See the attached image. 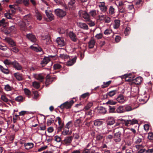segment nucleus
<instances>
[{
    "label": "nucleus",
    "mask_w": 153,
    "mask_h": 153,
    "mask_svg": "<svg viewBox=\"0 0 153 153\" xmlns=\"http://www.w3.org/2000/svg\"><path fill=\"white\" fill-rule=\"evenodd\" d=\"M5 16L7 19H11L12 18V14H11V13H5Z\"/></svg>",
    "instance_id": "obj_58"
},
{
    "label": "nucleus",
    "mask_w": 153,
    "mask_h": 153,
    "mask_svg": "<svg viewBox=\"0 0 153 153\" xmlns=\"http://www.w3.org/2000/svg\"><path fill=\"white\" fill-rule=\"evenodd\" d=\"M130 74H126L124 75V76H125V80L126 81H132L137 85L140 84L142 82L143 79L141 77L139 76L134 79V77H130Z\"/></svg>",
    "instance_id": "obj_1"
},
{
    "label": "nucleus",
    "mask_w": 153,
    "mask_h": 153,
    "mask_svg": "<svg viewBox=\"0 0 153 153\" xmlns=\"http://www.w3.org/2000/svg\"><path fill=\"white\" fill-rule=\"evenodd\" d=\"M24 90L25 93L26 95L28 96H30L31 95V92L28 89L25 88L24 89Z\"/></svg>",
    "instance_id": "obj_51"
},
{
    "label": "nucleus",
    "mask_w": 153,
    "mask_h": 153,
    "mask_svg": "<svg viewBox=\"0 0 153 153\" xmlns=\"http://www.w3.org/2000/svg\"><path fill=\"white\" fill-rule=\"evenodd\" d=\"M92 105L93 103L92 102H89L85 107L84 109L86 110H88L90 108Z\"/></svg>",
    "instance_id": "obj_43"
},
{
    "label": "nucleus",
    "mask_w": 153,
    "mask_h": 153,
    "mask_svg": "<svg viewBox=\"0 0 153 153\" xmlns=\"http://www.w3.org/2000/svg\"><path fill=\"white\" fill-rule=\"evenodd\" d=\"M4 89L7 91H10L12 90V88L8 84H7L4 86Z\"/></svg>",
    "instance_id": "obj_47"
},
{
    "label": "nucleus",
    "mask_w": 153,
    "mask_h": 153,
    "mask_svg": "<svg viewBox=\"0 0 153 153\" xmlns=\"http://www.w3.org/2000/svg\"><path fill=\"white\" fill-rule=\"evenodd\" d=\"M14 76L16 79L19 81L22 80L23 79L22 75L19 73H16L14 74Z\"/></svg>",
    "instance_id": "obj_25"
},
{
    "label": "nucleus",
    "mask_w": 153,
    "mask_h": 153,
    "mask_svg": "<svg viewBox=\"0 0 153 153\" xmlns=\"http://www.w3.org/2000/svg\"><path fill=\"white\" fill-rule=\"evenodd\" d=\"M97 13L95 10H92L90 12L89 14L91 16L94 17L97 15Z\"/></svg>",
    "instance_id": "obj_48"
},
{
    "label": "nucleus",
    "mask_w": 153,
    "mask_h": 153,
    "mask_svg": "<svg viewBox=\"0 0 153 153\" xmlns=\"http://www.w3.org/2000/svg\"><path fill=\"white\" fill-rule=\"evenodd\" d=\"M76 57H75L71 59H70L66 62V65L68 66H71L73 65L76 62Z\"/></svg>",
    "instance_id": "obj_19"
},
{
    "label": "nucleus",
    "mask_w": 153,
    "mask_h": 153,
    "mask_svg": "<svg viewBox=\"0 0 153 153\" xmlns=\"http://www.w3.org/2000/svg\"><path fill=\"white\" fill-rule=\"evenodd\" d=\"M45 13L48 18L50 21H52L54 19V16L52 14V13L51 11H47V10H45Z\"/></svg>",
    "instance_id": "obj_17"
},
{
    "label": "nucleus",
    "mask_w": 153,
    "mask_h": 153,
    "mask_svg": "<svg viewBox=\"0 0 153 153\" xmlns=\"http://www.w3.org/2000/svg\"><path fill=\"white\" fill-rule=\"evenodd\" d=\"M124 109L126 111H129L133 109L131 106L129 105L124 106Z\"/></svg>",
    "instance_id": "obj_38"
},
{
    "label": "nucleus",
    "mask_w": 153,
    "mask_h": 153,
    "mask_svg": "<svg viewBox=\"0 0 153 153\" xmlns=\"http://www.w3.org/2000/svg\"><path fill=\"white\" fill-rule=\"evenodd\" d=\"M15 100L19 102H22L23 101V97L22 96H19L15 98Z\"/></svg>",
    "instance_id": "obj_37"
},
{
    "label": "nucleus",
    "mask_w": 153,
    "mask_h": 153,
    "mask_svg": "<svg viewBox=\"0 0 153 153\" xmlns=\"http://www.w3.org/2000/svg\"><path fill=\"white\" fill-rule=\"evenodd\" d=\"M56 42L58 45L61 47L65 45V42L63 39H56Z\"/></svg>",
    "instance_id": "obj_21"
},
{
    "label": "nucleus",
    "mask_w": 153,
    "mask_h": 153,
    "mask_svg": "<svg viewBox=\"0 0 153 153\" xmlns=\"http://www.w3.org/2000/svg\"><path fill=\"white\" fill-rule=\"evenodd\" d=\"M74 103L73 100H71L70 101H67L62 104L59 107L61 109L65 108L66 109L70 108Z\"/></svg>",
    "instance_id": "obj_3"
},
{
    "label": "nucleus",
    "mask_w": 153,
    "mask_h": 153,
    "mask_svg": "<svg viewBox=\"0 0 153 153\" xmlns=\"http://www.w3.org/2000/svg\"><path fill=\"white\" fill-rule=\"evenodd\" d=\"M7 42L12 47H13L16 45L15 42L12 39H5Z\"/></svg>",
    "instance_id": "obj_26"
},
{
    "label": "nucleus",
    "mask_w": 153,
    "mask_h": 153,
    "mask_svg": "<svg viewBox=\"0 0 153 153\" xmlns=\"http://www.w3.org/2000/svg\"><path fill=\"white\" fill-rule=\"evenodd\" d=\"M86 22H87V23L91 27L95 25V22L91 20L90 19V20Z\"/></svg>",
    "instance_id": "obj_50"
},
{
    "label": "nucleus",
    "mask_w": 153,
    "mask_h": 153,
    "mask_svg": "<svg viewBox=\"0 0 153 153\" xmlns=\"http://www.w3.org/2000/svg\"><path fill=\"white\" fill-rule=\"evenodd\" d=\"M133 14L131 12L128 13L126 15V19L130 20L133 18Z\"/></svg>",
    "instance_id": "obj_32"
},
{
    "label": "nucleus",
    "mask_w": 153,
    "mask_h": 153,
    "mask_svg": "<svg viewBox=\"0 0 153 153\" xmlns=\"http://www.w3.org/2000/svg\"><path fill=\"white\" fill-rule=\"evenodd\" d=\"M89 94L88 93H84L81 96L80 98L83 99L89 96Z\"/></svg>",
    "instance_id": "obj_62"
},
{
    "label": "nucleus",
    "mask_w": 153,
    "mask_h": 153,
    "mask_svg": "<svg viewBox=\"0 0 153 153\" xmlns=\"http://www.w3.org/2000/svg\"><path fill=\"white\" fill-rule=\"evenodd\" d=\"M30 48L32 50L36 52H41L42 51V49L36 44H34L30 47Z\"/></svg>",
    "instance_id": "obj_11"
},
{
    "label": "nucleus",
    "mask_w": 153,
    "mask_h": 153,
    "mask_svg": "<svg viewBox=\"0 0 153 153\" xmlns=\"http://www.w3.org/2000/svg\"><path fill=\"white\" fill-rule=\"evenodd\" d=\"M131 28L129 27H127L125 29L124 33L126 36L128 35L130 33Z\"/></svg>",
    "instance_id": "obj_35"
},
{
    "label": "nucleus",
    "mask_w": 153,
    "mask_h": 153,
    "mask_svg": "<svg viewBox=\"0 0 153 153\" xmlns=\"http://www.w3.org/2000/svg\"><path fill=\"white\" fill-rule=\"evenodd\" d=\"M22 1L24 5L26 6H28L29 4V0H22Z\"/></svg>",
    "instance_id": "obj_55"
},
{
    "label": "nucleus",
    "mask_w": 153,
    "mask_h": 153,
    "mask_svg": "<svg viewBox=\"0 0 153 153\" xmlns=\"http://www.w3.org/2000/svg\"><path fill=\"white\" fill-rule=\"evenodd\" d=\"M7 22L4 19H2L0 21V27L2 26L5 27L7 26Z\"/></svg>",
    "instance_id": "obj_30"
},
{
    "label": "nucleus",
    "mask_w": 153,
    "mask_h": 153,
    "mask_svg": "<svg viewBox=\"0 0 153 153\" xmlns=\"http://www.w3.org/2000/svg\"><path fill=\"white\" fill-rule=\"evenodd\" d=\"M81 120L80 119H77L75 120L74 123V124L75 126L80 127L81 126Z\"/></svg>",
    "instance_id": "obj_27"
},
{
    "label": "nucleus",
    "mask_w": 153,
    "mask_h": 153,
    "mask_svg": "<svg viewBox=\"0 0 153 153\" xmlns=\"http://www.w3.org/2000/svg\"><path fill=\"white\" fill-rule=\"evenodd\" d=\"M98 17L100 21H104L105 23H108L111 22V18L106 15H99Z\"/></svg>",
    "instance_id": "obj_5"
},
{
    "label": "nucleus",
    "mask_w": 153,
    "mask_h": 153,
    "mask_svg": "<svg viewBox=\"0 0 153 153\" xmlns=\"http://www.w3.org/2000/svg\"><path fill=\"white\" fill-rule=\"evenodd\" d=\"M32 85L34 88H38L40 87L39 83L36 81L33 82Z\"/></svg>",
    "instance_id": "obj_45"
},
{
    "label": "nucleus",
    "mask_w": 153,
    "mask_h": 153,
    "mask_svg": "<svg viewBox=\"0 0 153 153\" xmlns=\"http://www.w3.org/2000/svg\"><path fill=\"white\" fill-rule=\"evenodd\" d=\"M3 62L6 66L10 65H12V62H11L10 60L7 59H5L4 61Z\"/></svg>",
    "instance_id": "obj_44"
},
{
    "label": "nucleus",
    "mask_w": 153,
    "mask_h": 153,
    "mask_svg": "<svg viewBox=\"0 0 153 153\" xmlns=\"http://www.w3.org/2000/svg\"><path fill=\"white\" fill-rule=\"evenodd\" d=\"M120 21L119 19H115L113 24V27L115 29H118L120 25Z\"/></svg>",
    "instance_id": "obj_18"
},
{
    "label": "nucleus",
    "mask_w": 153,
    "mask_h": 153,
    "mask_svg": "<svg viewBox=\"0 0 153 153\" xmlns=\"http://www.w3.org/2000/svg\"><path fill=\"white\" fill-rule=\"evenodd\" d=\"M148 138L152 141H153V133L149 132L148 134Z\"/></svg>",
    "instance_id": "obj_40"
},
{
    "label": "nucleus",
    "mask_w": 153,
    "mask_h": 153,
    "mask_svg": "<svg viewBox=\"0 0 153 153\" xmlns=\"http://www.w3.org/2000/svg\"><path fill=\"white\" fill-rule=\"evenodd\" d=\"M121 132L119 131L115 133L114 136V140L116 142H120L121 140Z\"/></svg>",
    "instance_id": "obj_10"
},
{
    "label": "nucleus",
    "mask_w": 153,
    "mask_h": 153,
    "mask_svg": "<svg viewBox=\"0 0 153 153\" xmlns=\"http://www.w3.org/2000/svg\"><path fill=\"white\" fill-rule=\"evenodd\" d=\"M95 42L94 39H91L89 42V48H93L95 44Z\"/></svg>",
    "instance_id": "obj_33"
},
{
    "label": "nucleus",
    "mask_w": 153,
    "mask_h": 153,
    "mask_svg": "<svg viewBox=\"0 0 153 153\" xmlns=\"http://www.w3.org/2000/svg\"><path fill=\"white\" fill-rule=\"evenodd\" d=\"M33 77L36 79L42 82L44 79V76L42 74H34L33 75Z\"/></svg>",
    "instance_id": "obj_12"
},
{
    "label": "nucleus",
    "mask_w": 153,
    "mask_h": 153,
    "mask_svg": "<svg viewBox=\"0 0 153 153\" xmlns=\"http://www.w3.org/2000/svg\"><path fill=\"white\" fill-rule=\"evenodd\" d=\"M116 92V90H112L108 92V95L110 97H111L115 95Z\"/></svg>",
    "instance_id": "obj_41"
},
{
    "label": "nucleus",
    "mask_w": 153,
    "mask_h": 153,
    "mask_svg": "<svg viewBox=\"0 0 153 153\" xmlns=\"http://www.w3.org/2000/svg\"><path fill=\"white\" fill-rule=\"evenodd\" d=\"M138 123V121L137 120L135 119H132L131 120L130 124L133 125L135 124H137Z\"/></svg>",
    "instance_id": "obj_63"
},
{
    "label": "nucleus",
    "mask_w": 153,
    "mask_h": 153,
    "mask_svg": "<svg viewBox=\"0 0 153 153\" xmlns=\"http://www.w3.org/2000/svg\"><path fill=\"white\" fill-rule=\"evenodd\" d=\"M103 138V136L101 134H98L96 136V139L97 140H100Z\"/></svg>",
    "instance_id": "obj_60"
},
{
    "label": "nucleus",
    "mask_w": 153,
    "mask_h": 153,
    "mask_svg": "<svg viewBox=\"0 0 153 153\" xmlns=\"http://www.w3.org/2000/svg\"><path fill=\"white\" fill-rule=\"evenodd\" d=\"M12 65L13 68L18 71H22V65L17 61L15 60L12 62Z\"/></svg>",
    "instance_id": "obj_7"
},
{
    "label": "nucleus",
    "mask_w": 153,
    "mask_h": 153,
    "mask_svg": "<svg viewBox=\"0 0 153 153\" xmlns=\"http://www.w3.org/2000/svg\"><path fill=\"white\" fill-rule=\"evenodd\" d=\"M54 122V119L52 118H50L47 120V124L48 126H50Z\"/></svg>",
    "instance_id": "obj_36"
},
{
    "label": "nucleus",
    "mask_w": 153,
    "mask_h": 153,
    "mask_svg": "<svg viewBox=\"0 0 153 153\" xmlns=\"http://www.w3.org/2000/svg\"><path fill=\"white\" fill-rule=\"evenodd\" d=\"M109 112L110 113H113L115 112V108L114 106L111 107L110 106H109Z\"/></svg>",
    "instance_id": "obj_52"
},
{
    "label": "nucleus",
    "mask_w": 153,
    "mask_h": 153,
    "mask_svg": "<svg viewBox=\"0 0 153 153\" xmlns=\"http://www.w3.org/2000/svg\"><path fill=\"white\" fill-rule=\"evenodd\" d=\"M116 100L118 102L121 104L125 102V100L124 97L122 95L119 96L116 98Z\"/></svg>",
    "instance_id": "obj_24"
},
{
    "label": "nucleus",
    "mask_w": 153,
    "mask_h": 153,
    "mask_svg": "<svg viewBox=\"0 0 153 153\" xmlns=\"http://www.w3.org/2000/svg\"><path fill=\"white\" fill-rule=\"evenodd\" d=\"M98 111L99 113L103 114H105L106 112V108L102 106L98 108Z\"/></svg>",
    "instance_id": "obj_28"
},
{
    "label": "nucleus",
    "mask_w": 153,
    "mask_h": 153,
    "mask_svg": "<svg viewBox=\"0 0 153 153\" xmlns=\"http://www.w3.org/2000/svg\"><path fill=\"white\" fill-rule=\"evenodd\" d=\"M142 139L141 138L137 137L136 140L135 142V143L137 144H139L142 142Z\"/></svg>",
    "instance_id": "obj_64"
},
{
    "label": "nucleus",
    "mask_w": 153,
    "mask_h": 153,
    "mask_svg": "<svg viewBox=\"0 0 153 153\" xmlns=\"http://www.w3.org/2000/svg\"><path fill=\"white\" fill-rule=\"evenodd\" d=\"M54 79H56L55 77H50L48 75L46 76L45 82V84L46 86H48L49 84H51Z\"/></svg>",
    "instance_id": "obj_14"
},
{
    "label": "nucleus",
    "mask_w": 153,
    "mask_h": 153,
    "mask_svg": "<svg viewBox=\"0 0 153 153\" xmlns=\"http://www.w3.org/2000/svg\"><path fill=\"white\" fill-rule=\"evenodd\" d=\"M102 122L99 120H96L94 121V125L96 126H99L102 124Z\"/></svg>",
    "instance_id": "obj_29"
},
{
    "label": "nucleus",
    "mask_w": 153,
    "mask_h": 153,
    "mask_svg": "<svg viewBox=\"0 0 153 153\" xmlns=\"http://www.w3.org/2000/svg\"><path fill=\"white\" fill-rule=\"evenodd\" d=\"M33 146L32 143H27L25 144V146L26 149H29L32 148Z\"/></svg>",
    "instance_id": "obj_31"
},
{
    "label": "nucleus",
    "mask_w": 153,
    "mask_h": 153,
    "mask_svg": "<svg viewBox=\"0 0 153 153\" xmlns=\"http://www.w3.org/2000/svg\"><path fill=\"white\" fill-rule=\"evenodd\" d=\"M26 37L27 38H36L35 36L33 35L32 33L27 34L26 35Z\"/></svg>",
    "instance_id": "obj_57"
},
{
    "label": "nucleus",
    "mask_w": 153,
    "mask_h": 153,
    "mask_svg": "<svg viewBox=\"0 0 153 153\" xmlns=\"http://www.w3.org/2000/svg\"><path fill=\"white\" fill-rule=\"evenodd\" d=\"M98 6L100 10L103 13H105L107 10V7L105 4L104 1L100 2L98 3Z\"/></svg>",
    "instance_id": "obj_8"
},
{
    "label": "nucleus",
    "mask_w": 153,
    "mask_h": 153,
    "mask_svg": "<svg viewBox=\"0 0 153 153\" xmlns=\"http://www.w3.org/2000/svg\"><path fill=\"white\" fill-rule=\"evenodd\" d=\"M115 122L114 118L111 117H108L107 119L106 123L108 125H112Z\"/></svg>",
    "instance_id": "obj_16"
},
{
    "label": "nucleus",
    "mask_w": 153,
    "mask_h": 153,
    "mask_svg": "<svg viewBox=\"0 0 153 153\" xmlns=\"http://www.w3.org/2000/svg\"><path fill=\"white\" fill-rule=\"evenodd\" d=\"M116 112L118 113H122L125 112L124 106L120 105L116 109Z\"/></svg>",
    "instance_id": "obj_22"
},
{
    "label": "nucleus",
    "mask_w": 153,
    "mask_h": 153,
    "mask_svg": "<svg viewBox=\"0 0 153 153\" xmlns=\"http://www.w3.org/2000/svg\"><path fill=\"white\" fill-rule=\"evenodd\" d=\"M68 37L70 38H75L76 37V35L73 32H70L68 33Z\"/></svg>",
    "instance_id": "obj_42"
},
{
    "label": "nucleus",
    "mask_w": 153,
    "mask_h": 153,
    "mask_svg": "<svg viewBox=\"0 0 153 153\" xmlns=\"http://www.w3.org/2000/svg\"><path fill=\"white\" fill-rule=\"evenodd\" d=\"M36 16L37 19L40 20L42 19V17L41 15L38 11H36Z\"/></svg>",
    "instance_id": "obj_46"
},
{
    "label": "nucleus",
    "mask_w": 153,
    "mask_h": 153,
    "mask_svg": "<svg viewBox=\"0 0 153 153\" xmlns=\"http://www.w3.org/2000/svg\"><path fill=\"white\" fill-rule=\"evenodd\" d=\"M107 104H108L111 105H114L117 103V102L113 101L112 100H110L107 102L106 103Z\"/></svg>",
    "instance_id": "obj_61"
},
{
    "label": "nucleus",
    "mask_w": 153,
    "mask_h": 153,
    "mask_svg": "<svg viewBox=\"0 0 153 153\" xmlns=\"http://www.w3.org/2000/svg\"><path fill=\"white\" fill-rule=\"evenodd\" d=\"M128 9L129 10H132L133 12H134V6L132 4H130L128 6Z\"/></svg>",
    "instance_id": "obj_56"
},
{
    "label": "nucleus",
    "mask_w": 153,
    "mask_h": 153,
    "mask_svg": "<svg viewBox=\"0 0 153 153\" xmlns=\"http://www.w3.org/2000/svg\"><path fill=\"white\" fill-rule=\"evenodd\" d=\"M1 98L2 101L5 102H7L9 101V100L7 97L6 96L4 95H1Z\"/></svg>",
    "instance_id": "obj_34"
},
{
    "label": "nucleus",
    "mask_w": 153,
    "mask_h": 153,
    "mask_svg": "<svg viewBox=\"0 0 153 153\" xmlns=\"http://www.w3.org/2000/svg\"><path fill=\"white\" fill-rule=\"evenodd\" d=\"M77 25L80 28L85 30L88 29V26L85 23L82 22H78L77 23Z\"/></svg>",
    "instance_id": "obj_15"
},
{
    "label": "nucleus",
    "mask_w": 153,
    "mask_h": 153,
    "mask_svg": "<svg viewBox=\"0 0 153 153\" xmlns=\"http://www.w3.org/2000/svg\"><path fill=\"white\" fill-rule=\"evenodd\" d=\"M79 14L80 16L83 17L86 22L90 20V16L86 11L80 10L79 12Z\"/></svg>",
    "instance_id": "obj_6"
},
{
    "label": "nucleus",
    "mask_w": 153,
    "mask_h": 153,
    "mask_svg": "<svg viewBox=\"0 0 153 153\" xmlns=\"http://www.w3.org/2000/svg\"><path fill=\"white\" fill-rule=\"evenodd\" d=\"M54 138L55 141L57 142H60L61 141V138L59 136L56 135L55 136Z\"/></svg>",
    "instance_id": "obj_53"
},
{
    "label": "nucleus",
    "mask_w": 153,
    "mask_h": 153,
    "mask_svg": "<svg viewBox=\"0 0 153 153\" xmlns=\"http://www.w3.org/2000/svg\"><path fill=\"white\" fill-rule=\"evenodd\" d=\"M29 24L27 21H21L19 23V25L22 30H25L26 26Z\"/></svg>",
    "instance_id": "obj_13"
},
{
    "label": "nucleus",
    "mask_w": 153,
    "mask_h": 153,
    "mask_svg": "<svg viewBox=\"0 0 153 153\" xmlns=\"http://www.w3.org/2000/svg\"><path fill=\"white\" fill-rule=\"evenodd\" d=\"M118 128L119 129V130L120 131H123V135L125 138H129V135L131 132L132 133H135V130L134 128H129L124 129L122 127Z\"/></svg>",
    "instance_id": "obj_2"
},
{
    "label": "nucleus",
    "mask_w": 153,
    "mask_h": 153,
    "mask_svg": "<svg viewBox=\"0 0 153 153\" xmlns=\"http://www.w3.org/2000/svg\"><path fill=\"white\" fill-rule=\"evenodd\" d=\"M50 59L48 57H45L43 60L41 62V63L42 65V66H44L46 65L49 61Z\"/></svg>",
    "instance_id": "obj_23"
},
{
    "label": "nucleus",
    "mask_w": 153,
    "mask_h": 153,
    "mask_svg": "<svg viewBox=\"0 0 153 153\" xmlns=\"http://www.w3.org/2000/svg\"><path fill=\"white\" fill-rule=\"evenodd\" d=\"M69 129L66 128H64L61 134L62 135L66 136L69 135L71 134V132H69Z\"/></svg>",
    "instance_id": "obj_20"
},
{
    "label": "nucleus",
    "mask_w": 153,
    "mask_h": 153,
    "mask_svg": "<svg viewBox=\"0 0 153 153\" xmlns=\"http://www.w3.org/2000/svg\"><path fill=\"white\" fill-rule=\"evenodd\" d=\"M73 139L72 136L65 137L63 141V144L66 146H69L71 143Z\"/></svg>",
    "instance_id": "obj_9"
},
{
    "label": "nucleus",
    "mask_w": 153,
    "mask_h": 153,
    "mask_svg": "<svg viewBox=\"0 0 153 153\" xmlns=\"http://www.w3.org/2000/svg\"><path fill=\"white\" fill-rule=\"evenodd\" d=\"M55 14L59 17H63L66 14L65 11L60 9H57L54 11Z\"/></svg>",
    "instance_id": "obj_4"
},
{
    "label": "nucleus",
    "mask_w": 153,
    "mask_h": 153,
    "mask_svg": "<svg viewBox=\"0 0 153 153\" xmlns=\"http://www.w3.org/2000/svg\"><path fill=\"white\" fill-rule=\"evenodd\" d=\"M60 58L65 60L66 59L69 58V56L66 54H61L59 56Z\"/></svg>",
    "instance_id": "obj_39"
},
{
    "label": "nucleus",
    "mask_w": 153,
    "mask_h": 153,
    "mask_svg": "<svg viewBox=\"0 0 153 153\" xmlns=\"http://www.w3.org/2000/svg\"><path fill=\"white\" fill-rule=\"evenodd\" d=\"M75 0H68V6L73 5L75 3Z\"/></svg>",
    "instance_id": "obj_59"
},
{
    "label": "nucleus",
    "mask_w": 153,
    "mask_h": 153,
    "mask_svg": "<svg viewBox=\"0 0 153 153\" xmlns=\"http://www.w3.org/2000/svg\"><path fill=\"white\" fill-rule=\"evenodd\" d=\"M109 13L111 15H112L114 13V9L112 6H110V7L109 9Z\"/></svg>",
    "instance_id": "obj_49"
},
{
    "label": "nucleus",
    "mask_w": 153,
    "mask_h": 153,
    "mask_svg": "<svg viewBox=\"0 0 153 153\" xmlns=\"http://www.w3.org/2000/svg\"><path fill=\"white\" fill-rule=\"evenodd\" d=\"M61 67V65L58 63L54 64L53 66L54 69L56 70L60 69Z\"/></svg>",
    "instance_id": "obj_54"
}]
</instances>
